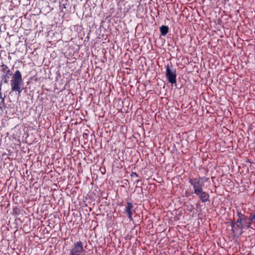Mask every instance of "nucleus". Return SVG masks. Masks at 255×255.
I'll use <instances>...</instances> for the list:
<instances>
[{"label":"nucleus","instance_id":"obj_1","mask_svg":"<svg viewBox=\"0 0 255 255\" xmlns=\"http://www.w3.org/2000/svg\"><path fill=\"white\" fill-rule=\"evenodd\" d=\"M238 217L236 221L231 223L232 231L235 237H239L243 233V230L246 229V221L248 220V217L240 212H237Z\"/></svg>","mask_w":255,"mask_h":255},{"label":"nucleus","instance_id":"obj_2","mask_svg":"<svg viewBox=\"0 0 255 255\" xmlns=\"http://www.w3.org/2000/svg\"><path fill=\"white\" fill-rule=\"evenodd\" d=\"M10 86L11 92H17L19 95L22 90L23 82L21 72L17 70L12 75L11 80Z\"/></svg>","mask_w":255,"mask_h":255},{"label":"nucleus","instance_id":"obj_3","mask_svg":"<svg viewBox=\"0 0 255 255\" xmlns=\"http://www.w3.org/2000/svg\"><path fill=\"white\" fill-rule=\"evenodd\" d=\"M188 182L192 186L195 194L202 190L204 186L203 177H201L199 178L190 177L188 179Z\"/></svg>","mask_w":255,"mask_h":255},{"label":"nucleus","instance_id":"obj_4","mask_svg":"<svg viewBox=\"0 0 255 255\" xmlns=\"http://www.w3.org/2000/svg\"><path fill=\"white\" fill-rule=\"evenodd\" d=\"M85 250L81 241L75 242L73 248L70 251L69 255H85Z\"/></svg>","mask_w":255,"mask_h":255},{"label":"nucleus","instance_id":"obj_5","mask_svg":"<svg viewBox=\"0 0 255 255\" xmlns=\"http://www.w3.org/2000/svg\"><path fill=\"white\" fill-rule=\"evenodd\" d=\"M172 67V64H170V66L168 64L166 66V77L168 81L172 84H176V70L175 68H171Z\"/></svg>","mask_w":255,"mask_h":255},{"label":"nucleus","instance_id":"obj_6","mask_svg":"<svg viewBox=\"0 0 255 255\" xmlns=\"http://www.w3.org/2000/svg\"><path fill=\"white\" fill-rule=\"evenodd\" d=\"M133 205L131 202H127L124 209V213H125L130 221H133L132 214L135 212L133 209Z\"/></svg>","mask_w":255,"mask_h":255},{"label":"nucleus","instance_id":"obj_7","mask_svg":"<svg viewBox=\"0 0 255 255\" xmlns=\"http://www.w3.org/2000/svg\"><path fill=\"white\" fill-rule=\"evenodd\" d=\"M195 195L198 196L200 200L203 203H205L209 201V194L204 191L203 189L197 192Z\"/></svg>","mask_w":255,"mask_h":255},{"label":"nucleus","instance_id":"obj_8","mask_svg":"<svg viewBox=\"0 0 255 255\" xmlns=\"http://www.w3.org/2000/svg\"><path fill=\"white\" fill-rule=\"evenodd\" d=\"M10 76H11V72L7 73H4L1 76L2 80L3 81V82L4 83H7L9 80Z\"/></svg>","mask_w":255,"mask_h":255},{"label":"nucleus","instance_id":"obj_9","mask_svg":"<svg viewBox=\"0 0 255 255\" xmlns=\"http://www.w3.org/2000/svg\"><path fill=\"white\" fill-rule=\"evenodd\" d=\"M160 31L161 35H166L169 31V28L166 25H162L160 27Z\"/></svg>","mask_w":255,"mask_h":255},{"label":"nucleus","instance_id":"obj_10","mask_svg":"<svg viewBox=\"0 0 255 255\" xmlns=\"http://www.w3.org/2000/svg\"><path fill=\"white\" fill-rule=\"evenodd\" d=\"M5 108L4 98L2 96H0V110L2 111Z\"/></svg>","mask_w":255,"mask_h":255},{"label":"nucleus","instance_id":"obj_11","mask_svg":"<svg viewBox=\"0 0 255 255\" xmlns=\"http://www.w3.org/2000/svg\"><path fill=\"white\" fill-rule=\"evenodd\" d=\"M1 71L4 73H7L8 72H10V70L8 69L7 65L2 64L1 66Z\"/></svg>","mask_w":255,"mask_h":255},{"label":"nucleus","instance_id":"obj_12","mask_svg":"<svg viewBox=\"0 0 255 255\" xmlns=\"http://www.w3.org/2000/svg\"><path fill=\"white\" fill-rule=\"evenodd\" d=\"M252 222L251 220H247L246 221V229H249L251 225L252 224Z\"/></svg>","mask_w":255,"mask_h":255},{"label":"nucleus","instance_id":"obj_13","mask_svg":"<svg viewBox=\"0 0 255 255\" xmlns=\"http://www.w3.org/2000/svg\"><path fill=\"white\" fill-rule=\"evenodd\" d=\"M130 176L131 177H137L138 176V175L136 173L132 172L130 174Z\"/></svg>","mask_w":255,"mask_h":255},{"label":"nucleus","instance_id":"obj_14","mask_svg":"<svg viewBox=\"0 0 255 255\" xmlns=\"http://www.w3.org/2000/svg\"><path fill=\"white\" fill-rule=\"evenodd\" d=\"M2 85V81H0V96H2V93L1 92V87Z\"/></svg>","mask_w":255,"mask_h":255},{"label":"nucleus","instance_id":"obj_15","mask_svg":"<svg viewBox=\"0 0 255 255\" xmlns=\"http://www.w3.org/2000/svg\"><path fill=\"white\" fill-rule=\"evenodd\" d=\"M253 215L251 214L249 218L248 217V220H251V221L255 220L254 218H253Z\"/></svg>","mask_w":255,"mask_h":255},{"label":"nucleus","instance_id":"obj_16","mask_svg":"<svg viewBox=\"0 0 255 255\" xmlns=\"http://www.w3.org/2000/svg\"><path fill=\"white\" fill-rule=\"evenodd\" d=\"M208 180H209V178H203V183H204V182H207V181H208Z\"/></svg>","mask_w":255,"mask_h":255},{"label":"nucleus","instance_id":"obj_17","mask_svg":"<svg viewBox=\"0 0 255 255\" xmlns=\"http://www.w3.org/2000/svg\"><path fill=\"white\" fill-rule=\"evenodd\" d=\"M253 218H254V219L255 220V214L253 215Z\"/></svg>","mask_w":255,"mask_h":255}]
</instances>
